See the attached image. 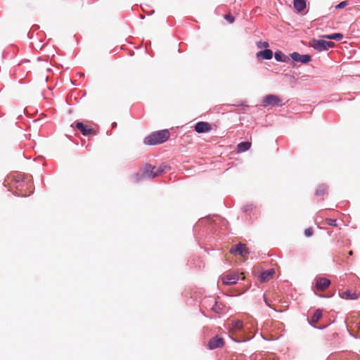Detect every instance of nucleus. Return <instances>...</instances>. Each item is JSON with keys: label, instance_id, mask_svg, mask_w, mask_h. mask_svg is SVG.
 Wrapping results in <instances>:
<instances>
[{"label": "nucleus", "instance_id": "obj_28", "mask_svg": "<svg viewBox=\"0 0 360 360\" xmlns=\"http://www.w3.org/2000/svg\"><path fill=\"white\" fill-rule=\"evenodd\" d=\"M243 210L245 212H248L252 210V205H246L243 207Z\"/></svg>", "mask_w": 360, "mask_h": 360}, {"label": "nucleus", "instance_id": "obj_21", "mask_svg": "<svg viewBox=\"0 0 360 360\" xmlns=\"http://www.w3.org/2000/svg\"><path fill=\"white\" fill-rule=\"evenodd\" d=\"M327 188H328L327 186H326L324 184L319 186V188L316 191V193H315L316 195L320 196V195H324L327 191Z\"/></svg>", "mask_w": 360, "mask_h": 360}, {"label": "nucleus", "instance_id": "obj_27", "mask_svg": "<svg viewBox=\"0 0 360 360\" xmlns=\"http://www.w3.org/2000/svg\"><path fill=\"white\" fill-rule=\"evenodd\" d=\"M346 5H347L346 1H342L335 6V8L340 9V8H344Z\"/></svg>", "mask_w": 360, "mask_h": 360}, {"label": "nucleus", "instance_id": "obj_29", "mask_svg": "<svg viewBox=\"0 0 360 360\" xmlns=\"http://www.w3.org/2000/svg\"><path fill=\"white\" fill-rule=\"evenodd\" d=\"M264 302L267 306H269L270 308H271L270 303L269 302L268 300L265 297H264Z\"/></svg>", "mask_w": 360, "mask_h": 360}, {"label": "nucleus", "instance_id": "obj_31", "mask_svg": "<svg viewBox=\"0 0 360 360\" xmlns=\"http://www.w3.org/2000/svg\"><path fill=\"white\" fill-rule=\"evenodd\" d=\"M349 255L350 256H351V255H353V252H352V251H349Z\"/></svg>", "mask_w": 360, "mask_h": 360}, {"label": "nucleus", "instance_id": "obj_14", "mask_svg": "<svg viewBox=\"0 0 360 360\" xmlns=\"http://www.w3.org/2000/svg\"><path fill=\"white\" fill-rule=\"evenodd\" d=\"M76 127L79 129L84 136H88L91 134L93 129L91 128H86L82 122H76Z\"/></svg>", "mask_w": 360, "mask_h": 360}, {"label": "nucleus", "instance_id": "obj_30", "mask_svg": "<svg viewBox=\"0 0 360 360\" xmlns=\"http://www.w3.org/2000/svg\"><path fill=\"white\" fill-rule=\"evenodd\" d=\"M117 127V123H116V122H112V128H115V127Z\"/></svg>", "mask_w": 360, "mask_h": 360}, {"label": "nucleus", "instance_id": "obj_13", "mask_svg": "<svg viewBox=\"0 0 360 360\" xmlns=\"http://www.w3.org/2000/svg\"><path fill=\"white\" fill-rule=\"evenodd\" d=\"M359 297V294H357L356 292H352L349 290H347L344 291L341 297L346 300H357Z\"/></svg>", "mask_w": 360, "mask_h": 360}, {"label": "nucleus", "instance_id": "obj_5", "mask_svg": "<svg viewBox=\"0 0 360 360\" xmlns=\"http://www.w3.org/2000/svg\"><path fill=\"white\" fill-rule=\"evenodd\" d=\"M290 57L296 62L302 64H307L311 60V56L308 54L301 55L297 52H293L290 54Z\"/></svg>", "mask_w": 360, "mask_h": 360}, {"label": "nucleus", "instance_id": "obj_6", "mask_svg": "<svg viewBox=\"0 0 360 360\" xmlns=\"http://www.w3.org/2000/svg\"><path fill=\"white\" fill-rule=\"evenodd\" d=\"M315 281L316 288L319 290H326L331 283L330 281L325 277H316Z\"/></svg>", "mask_w": 360, "mask_h": 360}, {"label": "nucleus", "instance_id": "obj_10", "mask_svg": "<svg viewBox=\"0 0 360 360\" xmlns=\"http://www.w3.org/2000/svg\"><path fill=\"white\" fill-rule=\"evenodd\" d=\"M210 129V124L207 122H199L195 125V130L198 133H206Z\"/></svg>", "mask_w": 360, "mask_h": 360}, {"label": "nucleus", "instance_id": "obj_22", "mask_svg": "<svg viewBox=\"0 0 360 360\" xmlns=\"http://www.w3.org/2000/svg\"><path fill=\"white\" fill-rule=\"evenodd\" d=\"M233 328L236 330H239L243 328V322L240 320L233 322Z\"/></svg>", "mask_w": 360, "mask_h": 360}, {"label": "nucleus", "instance_id": "obj_26", "mask_svg": "<svg viewBox=\"0 0 360 360\" xmlns=\"http://www.w3.org/2000/svg\"><path fill=\"white\" fill-rule=\"evenodd\" d=\"M313 233H314V231H313L312 228H308V229H305V231H304V235L307 237L311 236L313 235Z\"/></svg>", "mask_w": 360, "mask_h": 360}, {"label": "nucleus", "instance_id": "obj_20", "mask_svg": "<svg viewBox=\"0 0 360 360\" xmlns=\"http://www.w3.org/2000/svg\"><path fill=\"white\" fill-rule=\"evenodd\" d=\"M323 37L327 39L340 41L343 38V34L341 33H333L330 34H325Z\"/></svg>", "mask_w": 360, "mask_h": 360}, {"label": "nucleus", "instance_id": "obj_12", "mask_svg": "<svg viewBox=\"0 0 360 360\" xmlns=\"http://www.w3.org/2000/svg\"><path fill=\"white\" fill-rule=\"evenodd\" d=\"M257 58H262L266 60H270L273 57V51L271 49H266L257 53Z\"/></svg>", "mask_w": 360, "mask_h": 360}, {"label": "nucleus", "instance_id": "obj_17", "mask_svg": "<svg viewBox=\"0 0 360 360\" xmlns=\"http://www.w3.org/2000/svg\"><path fill=\"white\" fill-rule=\"evenodd\" d=\"M294 8L299 12L306 8L305 0H294Z\"/></svg>", "mask_w": 360, "mask_h": 360}, {"label": "nucleus", "instance_id": "obj_15", "mask_svg": "<svg viewBox=\"0 0 360 360\" xmlns=\"http://www.w3.org/2000/svg\"><path fill=\"white\" fill-rule=\"evenodd\" d=\"M274 58L276 61L288 63L290 58L286 55L283 54L281 51H276L274 54Z\"/></svg>", "mask_w": 360, "mask_h": 360}, {"label": "nucleus", "instance_id": "obj_16", "mask_svg": "<svg viewBox=\"0 0 360 360\" xmlns=\"http://www.w3.org/2000/svg\"><path fill=\"white\" fill-rule=\"evenodd\" d=\"M224 305L222 303L215 301L214 304L212 307V310L217 314H222L224 311Z\"/></svg>", "mask_w": 360, "mask_h": 360}, {"label": "nucleus", "instance_id": "obj_11", "mask_svg": "<svg viewBox=\"0 0 360 360\" xmlns=\"http://www.w3.org/2000/svg\"><path fill=\"white\" fill-rule=\"evenodd\" d=\"M274 274L275 270L274 269H269L266 271H264L261 273L259 276V280L261 282H266L269 281Z\"/></svg>", "mask_w": 360, "mask_h": 360}, {"label": "nucleus", "instance_id": "obj_24", "mask_svg": "<svg viewBox=\"0 0 360 360\" xmlns=\"http://www.w3.org/2000/svg\"><path fill=\"white\" fill-rule=\"evenodd\" d=\"M224 18L229 22V23H233L235 20V18L230 15V14H228V15H225L224 16Z\"/></svg>", "mask_w": 360, "mask_h": 360}, {"label": "nucleus", "instance_id": "obj_9", "mask_svg": "<svg viewBox=\"0 0 360 360\" xmlns=\"http://www.w3.org/2000/svg\"><path fill=\"white\" fill-rule=\"evenodd\" d=\"M230 252L231 254L234 255L236 253H238L242 256L249 254L248 248H246V245L243 243L238 244L234 249L231 248Z\"/></svg>", "mask_w": 360, "mask_h": 360}, {"label": "nucleus", "instance_id": "obj_19", "mask_svg": "<svg viewBox=\"0 0 360 360\" xmlns=\"http://www.w3.org/2000/svg\"><path fill=\"white\" fill-rule=\"evenodd\" d=\"M321 317H322V310L320 309H316L311 318L310 323L312 324L313 323L318 322Z\"/></svg>", "mask_w": 360, "mask_h": 360}, {"label": "nucleus", "instance_id": "obj_23", "mask_svg": "<svg viewBox=\"0 0 360 360\" xmlns=\"http://www.w3.org/2000/svg\"><path fill=\"white\" fill-rule=\"evenodd\" d=\"M326 221H327V224L329 226H337V221H336V219H330V218H327L326 219Z\"/></svg>", "mask_w": 360, "mask_h": 360}, {"label": "nucleus", "instance_id": "obj_25", "mask_svg": "<svg viewBox=\"0 0 360 360\" xmlns=\"http://www.w3.org/2000/svg\"><path fill=\"white\" fill-rule=\"evenodd\" d=\"M257 44L259 48H262V47L267 48L269 46V43L266 41H258L257 43Z\"/></svg>", "mask_w": 360, "mask_h": 360}, {"label": "nucleus", "instance_id": "obj_7", "mask_svg": "<svg viewBox=\"0 0 360 360\" xmlns=\"http://www.w3.org/2000/svg\"><path fill=\"white\" fill-rule=\"evenodd\" d=\"M238 279V274L229 273L222 278V281L224 285H233L237 283Z\"/></svg>", "mask_w": 360, "mask_h": 360}, {"label": "nucleus", "instance_id": "obj_1", "mask_svg": "<svg viewBox=\"0 0 360 360\" xmlns=\"http://www.w3.org/2000/svg\"><path fill=\"white\" fill-rule=\"evenodd\" d=\"M165 168H167L166 166H160L158 168H156L151 165H146L143 174H140L136 173L133 177V181L134 182H139L144 176H147L148 178H155L160 175L165 171Z\"/></svg>", "mask_w": 360, "mask_h": 360}, {"label": "nucleus", "instance_id": "obj_2", "mask_svg": "<svg viewBox=\"0 0 360 360\" xmlns=\"http://www.w3.org/2000/svg\"><path fill=\"white\" fill-rule=\"evenodd\" d=\"M169 137V132L167 129L153 132L144 139L143 143L146 145H156L165 142Z\"/></svg>", "mask_w": 360, "mask_h": 360}, {"label": "nucleus", "instance_id": "obj_8", "mask_svg": "<svg viewBox=\"0 0 360 360\" xmlns=\"http://www.w3.org/2000/svg\"><path fill=\"white\" fill-rule=\"evenodd\" d=\"M224 345V339L222 338L215 336L210 340L208 345L210 349H214L216 348L221 347Z\"/></svg>", "mask_w": 360, "mask_h": 360}, {"label": "nucleus", "instance_id": "obj_18", "mask_svg": "<svg viewBox=\"0 0 360 360\" xmlns=\"http://www.w3.org/2000/svg\"><path fill=\"white\" fill-rule=\"evenodd\" d=\"M250 146L251 143L249 141L241 142L237 146L238 151L240 153L245 152L250 149Z\"/></svg>", "mask_w": 360, "mask_h": 360}, {"label": "nucleus", "instance_id": "obj_4", "mask_svg": "<svg viewBox=\"0 0 360 360\" xmlns=\"http://www.w3.org/2000/svg\"><path fill=\"white\" fill-rule=\"evenodd\" d=\"M281 99L279 96L274 94H269L263 98L262 105L264 108L282 105Z\"/></svg>", "mask_w": 360, "mask_h": 360}, {"label": "nucleus", "instance_id": "obj_3", "mask_svg": "<svg viewBox=\"0 0 360 360\" xmlns=\"http://www.w3.org/2000/svg\"><path fill=\"white\" fill-rule=\"evenodd\" d=\"M309 45L314 49L319 52H321L324 51H328L330 48L333 47L335 44L334 42L330 41L313 39L309 41Z\"/></svg>", "mask_w": 360, "mask_h": 360}]
</instances>
